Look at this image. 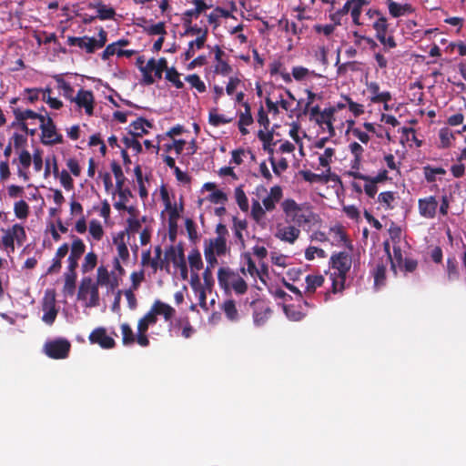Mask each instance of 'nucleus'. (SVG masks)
I'll return each instance as SVG.
<instances>
[{"label": "nucleus", "mask_w": 466, "mask_h": 466, "mask_svg": "<svg viewBox=\"0 0 466 466\" xmlns=\"http://www.w3.org/2000/svg\"><path fill=\"white\" fill-rule=\"evenodd\" d=\"M208 47L214 53L213 73L222 76H228L232 73L233 68L228 64L226 53L218 45L212 47L208 46Z\"/></svg>", "instance_id": "9"}, {"label": "nucleus", "mask_w": 466, "mask_h": 466, "mask_svg": "<svg viewBox=\"0 0 466 466\" xmlns=\"http://www.w3.org/2000/svg\"><path fill=\"white\" fill-rule=\"evenodd\" d=\"M166 256L173 263L174 267L179 270L181 279H187L188 271L182 248L176 249L173 246H171L167 249Z\"/></svg>", "instance_id": "15"}, {"label": "nucleus", "mask_w": 466, "mask_h": 466, "mask_svg": "<svg viewBox=\"0 0 466 466\" xmlns=\"http://www.w3.org/2000/svg\"><path fill=\"white\" fill-rule=\"evenodd\" d=\"M88 232L95 240H101L104 236V229L101 223L96 219L89 222Z\"/></svg>", "instance_id": "58"}, {"label": "nucleus", "mask_w": 466, "mask_h": 466, "mask_svg": "<svg viewBox=\"0 0 466 466\" xmlns=\"http://www.w3.org/2000/svg\"><path fill=\"white\" fill-rule=\"evenodd\" d=\"M41 142L46 146L63 143V136L57 132L56 127L50 116H45L39 125Z\"/></svg>", "instance_id": "8"}, {"label": "nucleus", "mask_w": 466, "mask_h": 466, "mask_svg": "<svg viewBox=\"0 0 466 466\" xmlns=\"http://www.w3.org/2000/svg\"><path fill=\"white\" fill-rule=\"evenodd\" d=\"M65 283L63 291L66 295H74L76 290V273H64Z\"/></svg>", "instance_id": "54"}, {"label": "nucleus", "mask_w": 466, "mask_h": 466, "mask_svg": "<svg viewBox=\"0 0 466 466\" xmlns=\"http://www.w3.org/2000/svg\"><path fill=\"white\" fill-rule=\"evenodd\" d=\"M372 28L375 30V36L383 46V50L385 52L397 46V43L393 35H387L389 23L387 17L384 15L377 17V19L372 22Z\"/></svg>", "instance_id": "7"}, {"label": "nucleus", "mask_w": 466, "mask_h": 466, "mask_svg": "<svg viewBox=\"0 0 466 466\" xmlns=\"http://www.w3.org/2000/svg\"><path fill=\"white\" fill-rule=\"evenodd\" d=\"M232 231L235 238V242L238 244L241 248L245 247V239L243 236V232L247 230L248 222L246 219H240L237 217H234L232 219Z\"/></svg>", "instance_id": "31"}, {"label": "nucleus", "mask_w": 466, "mask_h": 466, "mask_svg": "<svg viewBox=\"0 0 466 466\" xmlns=\"http://www.w3.org/2000/svg\"><path fill=\"white\" fill-rule=\"evenodd\" d=\"M18 233H21L23 238H25V231L23 226L19 224H15L11 229L5 231L4 235L1 238V244L3 248L8 249L10 248L12 251L15 249V237H18Z\"/></svg>", "instance_id": "22"}, {"label": "nucleus", "mask_w": 466, "mask_h": 466, "mask_svg": "<svg viewBox=\"0 0 466 466\" xmlns=\"http://www.w3.org/2000/svg\"><path fill=\"white\" fill-rule=\"evenodd\" d=\"M233 117L227 116L223 114H218V108H212L208 113V123L213 127H219L232 122Z\"/></svg>", "instance_id": "44"}, {"label": "nucleus", "mask_w": 466, "mask_h": 466, "mask_svg": "<svg viewBox=\"0 0 466 466\" xmlns=\"http://www.w3.org/2000/svg\"><path fill=\"white\" fill-rule=\"evenodd\" d=\"M71 102L75 103L79 110L84 109L87 116H93L95 97L92 91L80 88Z\"/></svg>", "instance_id": "13"}, {"label": "nucleus", "mask_w": 466, "mask_h": 466, "mask_svg": "<svg viewBox=\"0 0 466 466\" xmlns=\"http://www.w3.org/2000/svg\"><path fill=\"white\" fill-rule=\"evenodd\" d=\"M114 244L116 246V253L117 255L115 258H119L122 261H127L129 259V251L127 246L125 242L124 233H119L116 237L113 238Z\"/></svg>", "instance_id": "39"}, {"label": "nucleus", "mask_w": 466, "mask_h": 466, "mask_svg": "<svg viewBox=\"0 0 466 466\" xmlns=\"http://www.w3.org/2000/svg\"><path fill=\"white\" fill-rule=\"evenodd\" d=\"M424 177L427 182L432 183L437 179V176H441L446 174V171L442 167H433L431 166H426L423 168Z\"/></svg>", "instance_id": "57"}, {"label": "nucleus", "mask_w": 466, "mask_h": 466, "mask_svg": "<svg viewBox=\"0 0 466 466\" xmlns=\"http://www.w3.org/2000/svg\"><path fill=\"white\" fill-rule=\"evenodd\" d=\"M349 12L350 9L346 3L341 8L335 12H331V9H328L329 18L332 23H334V25H340L343 18L349 14Z\"/></svg>", "instance_id": "50"}, {"label": "nucleus", "mask_w": 466, "mask_h": 466, "mask_svg": "<svg viewBox=\"0 0 466 466\" xmlns=\"http://www.w3.org/2000/svg\"><path fill=\"white\" fill-rule=\"evenodd\" d=\"M439 203L434 196H428L418 200V210L420 217L432 219L436 217Z\"/></svg>", "instance_id": "16"}, {"label": "nucleus", "mask_w": 466, "mask_h": 466, "mask_svg": "<svg viewBox=\"0 0 466 466\" xmlns=\"http://www.w3.org/2000/svg\"><path fill=\"white\" fill-rule=\"evenodd\" d=\"M387 261H378L370 271L374 279V287L380 289L385 285Z\"/></svg>", "instance_id": "34"}, {"label": "nucleus", "mask_w": 466, "mask_h": 466, "mask_svg": "<svg viewBox=\"0 0 466 466\" xmlns=\"http://www.w3.org/2000/svg\"><path fill=\"white\" fill-rule=\"evenodd\" d=\"M186 81L190 85L192 88H196L198 92L204 93L206 92V85L201 80L198 75L192 74L186 76Z\"/></svg>", "instance_id": "63"}, {"label": "nucleus", "mask_w": 466, "mask_h": 466, "mask_svg": "<svg viewBox=\"0 0 466 466\" xmlns=\"http://www.w3.org/2000/svg\"><path fill=\"white\" fill-rule=\"evenodd\" d=\"M155 256L151 258L150 268L156 272L157 269H163L167 267V263H166L165 259L161 258L162 249L160 246H157L155 248Z\"/></svg>", "instance_id": "52"}, {"label": "nucleus", "mask_w": 466, "mask_h": 466, "mask_svg": "<svg viewBox=\"0 0 466 466\" xmlns=\"http://www.w3.org/2000/svg\"><path fill=\"white\" fill-rule=\"evenodd\" d=\"M307 293L312 294L319 287L324 284L325 279L322 275L309 274L305 279Z\"/></svg>", "instance_id": "45"}, {"label": "nucleus", "mask_w": 466, "mask_h": 466, "mask_svg": "<svg viewBox=\"0 0 466 466\" xmlns=\"http://www.w3.org/2000/svg\"><path fill=\"white\" fill-rule=\"evenodd\" d=\"M292 76L299 82H307L315 77L324 78V76L321 74H318L315 71H311L300 66L292 67Z\"/></svg>", "instance_id": "36"}, {"label": "nucleus", "mask_w": 466, "mask_h": 466, "mask_svg": "<svg viewBox=\"0 0 466 466\" xmlns=\"http://www.w3.org/2000/svg\"><path fill=\"white\" fill-rule=\"evenodd\" d=\"M286 223L304 228L315 220V213L308 203H297L293 198H285L280 203Z\"/></svg>", "instance_id": "1"}, {"label": "nucleus", "mask_w": 466, "mask_h": 466, "mask_svg": "<svg viewBox=\"0 0 466 466\" xmlns=\"http://www.w3.org/2000/svg\"><path fill=\"white\" fill-rule=\"evenodd\" d=\"M96 283L98 286H106L108 290L114 291V289L118 286V279L115 275L114 271L109 272L105 266L101 265L96 270Z\"/></svg>", "instance_id": "17"}, {"label": "nucleus", "mask_w": 466, "mask_h": 466, "mask_svg": "<svg viewBox=\"0 0 466 466\" xmlns=\"http://www.w3.org/2000/svg\"><path fill=\"white\" fill-rule=\"evenodd\" d=\"M187 259L192 271H198L202 268L203 261L201 254L198 249H192L188 254Z\"/></svg>", "instance_id": "55"}, {"label": "nucleus", "mask_w": 466, "mask_h": 466, "mask_svg": "<svg viewBox=\"0 0 466 466\" xmlns=\"http://www.w3.org/2000/svg\"><path fill=\"white\" fill-rule=\"evenodd\" d=\"M258 138L262 142V148L268 154V157H274V147L280 140H274L273 133L270 131L265 132L264 130H258Z\"/></svg>", "instance_id": "32"}, {"label": "nucleus", "mask_w": 466, "mask_h": 466, "mask_svg": "<svg viewBox=\"0 0 466 466\" xmlns=\"http://www.w3.org/2000/svg\"><path fill=\"white\" fill-rule=\"evenodd\" d=\"M114 196H117V200L114 203V208L118 211L126 208L127 203L129 201L132 197L131 190L128 187H125L121 186L120 183H116V188L114 191Z\"/></svg>", "instance_id": "28"}, {"label": "nucleus", "mask_w": 466, "mask_h": 466, "mask_svg": "<svg viewBox=\"0 0 466 466\" xmlns=\"http://www.w3.org/2000/svg\"><path fill=\"white\" fill-rule=\"evenodd\" d=\"M400 132L401 133V144L404 145L406 143L414 142L416 147H419L421 146V141L417 138L415 129L413 127H403L400 129Z\"/></svg>", "instance_id": "46"}, {"label": "nucleus", "mask_w": 466, "mask_h": 466, "mask_svg": "<svg viewBox=\"0 0 466 466\" xmlns=\"http://www.w3.org/2000/svg\"><path fill=\"white\" fill-rule=\"evenodd\" d=\"M386 4L388 5L389 14L393 18L408 15L415 11L414 7L409 3L400 4L393 0H386Z\"/></svg>", "instance_id": "24"}, {"label": "nucleus", "mask_w": 466, "mask_h": 466, "mask_svg": "<svg viewBox=\"0 0 466 466\" xmlns=\"http://www.w3.org/2000/svg\"><path fill=\"white\" fill-rule=\"evenodd\" d=\"M206 43H202L201 39H194L188 43L187 49L186 50L184 56L186 60L191 59L197 50H200L205 46Z\"/></svg>", "instance_id": "62"}, {"label": "nucleus", "mask_w": 466, "mask_h": 466, "mask_svg": "<svg viewBox=\"0 0 466 466\" xmlns=\"http://www.w3.org/2000/svg\"><path fill=\"white\" fill-rule=\"evenodd\" d=\"M336 113L335 106H329L324 108L321 113L315 118V122L318 126L322 128H327L329 134V137L335 135V129L333 127V122L335 120L334 115Z\"/></svg>", "instance_id": "19"}, {"label": "nucleus", "mask_w": 466, "mask_h": 466, "mask_svg": "<svg viewBox=\"0 0 466 466\" xmlns=\"http://www.w3.org/2000/svg\"><path fill=\"white\" fill-rule=\"evenodd\" d=\"M151 127L152 124L148 120L139 117L129 125L128 134L139 137L147 134Z\"/></svg>", "instance_id": "35"}, {"label": "nucleus", "mask_w": 466, "mask_h": 466, "mask_svg": "<svg viewBox=\"0 0 466 466\" xmlns=\"http://www.w3.org/2000/svg\"><path fill=\"white\" fill-rule=\"evenodd\" d=\"M256 195L258 200H261V204L268 209V212H271L276 208V206L281 200L283 197V190L280 186H273L269 191L264 186H258L256 187Z\"/></svg>", "instance_id": "6"}, {"label": "nucleus", "mask_w": 466, "mask_h": 466, "mask_svg": "<svg viewBox=\"0 0 466 466\" xmlns=\"http://www.w3.org/2000/svg\"><path fill=\"white\" fill-rule=\"evenodd\" d=\"M243 106L244 111L239 114L238 126L239 132L242 135H247L248 133L247 127L250 126L253 123V117L251 115V108L248 102L243 103Z\"/></svg>", "instance_id": "37"}, {"label": "nucleus", "mask_w": 466, "mask_h": 466, "mask_svg": "<svg viewBox=\"0 0 466 466\" xmlns=\"http://www.w3.org/2000/svg\"><path fill=\"white\" fill-rule=\"evenodd\" d=\"M219 286L227 292L233 290L236 294L246 293L248 285L244 279L229 268H220L218 272Z\"/></svg>", "instance_id": "3"}, {"label": "nucleus", "mask_w": 466, "mask_h": 466, "mask_svg": "<svg viewBox=\"0 0 466 466\" xmlns=\"http://www.w3.org/2000/svg\"><path fill=\"white\" fill-rule=\"evenodd\" d=\"M13 164H16L17 176L24 181L30 179L29 167L32 164V155L26 149H21L17 158L13 159Z\"/></svg>", "instance_id": "14"}, {"label": "nucleus", "mask_w": 466, "mask_h": 466, "mask_svg": "<svg viewBox=\"0 0 466 466\" xmlns=\"http://www.w3.org/2000/svg\"><path fill=\"white\" fill-rule=\"evenodd\" d=\"M349 251L334 253L330 258L333 272L329 277L332 293L341 292L345 288V281L352 265V256Z\"/></svg>", "instance_id": "2"}, {"label": "nucleus", "mask_w": 466, "mask_h": 466, "mask_svg": "<svg viewBox=\"0 0 466 466\" xmlns=\"http://www.w3.org/2000/svg\"><path fill=\"white\" fill-rule=\"evenodd\" d=\"M204 250L210 251L219 257L225 256L228 252L227 239L222 238H212L205 239Z\"/></svg>", "instance_id": "25"}, {"label": "nucleus", "mask_w": 466, "mask_h": 466, "mask_svg": "<svg viewBox=\"0 0 466 466\" xmlns=\"http://www.w3.org/2000/svg\"><path fill=\"white\" fill-rule=\"evenodd\" d=\"M272 315V309L264 303L256 305L253 312V322L257 327L264 326Z\"/></svg>", "instance_id": "27"}, {"label": "nucleus", "mask_w": 466, "mask_h": 466, "mask_svg": "<svg viewBox=\"0 0 466 466\" xmlns=\"http://www.w3.org/2000/svg\"><path fill=\"white\" fill-rule=\"evenodd\" d=\"M120 329L122 335V342L124 346L130 347L136 341L137 342V334L134 333L133 329L128 324L123 323Z\"/></svg>", "instance_id": "47"}, {"label": "nucleus", "mask_w": 466, "mask_h": 466, "mask_svg": "<svg viewBox=\"0 0 466 466\" xmlns=\"http://www.w3.org/2000/svg\"><path fill=\"white\" fill-rule=\"evenodd\" d=\"M42 308L44 312L42 317L43 321L49 325L52 324L55 321L57 315L55 296L53 294L50 296L46 295Z\"/></svg>", "instance_id": "26"}, {"label": "nucleus", "mask_w": 466, "mask_h": 466, "mask_svg": "<svg viewBox=\"0 0 466 466\" xmlns=\"http://www.w3.org/2000/svg\"><path fill=\"white\" fill-rule=\"evenodd\" d=\"M405 258L403 257L401 248L398 245L393 246V256L390 255V258H387L386 261L390 260L391 264V269L396 274L397 268H402V262L404 261Z\"/></svg>", "instance_id": "48"}, {"label": "nucleus", "mask_w": 466, "mask_h": 466, "mask_svg": "<svg viewBox=\"0 0 466 466\" xmlns=\"http://www.w3.org/2000/svg\"><path fill=\"white\" fill-rule=\"evenodd\" d=\"M223 310L229 320L236 321L238 319V312L236 304L232 299H228L223 303Z\"/></svg>", "instance_id": "59"}, {"label": "nucleus", "mask_w": 466, "mask_h": 466, "mask_svg": "<svg viewBox=\"0 0 466 466\" xmlns=\"http://www.w3.org/2000/svg\"><path fill=\"white\" fill-rule=\"evenodd\" d=\"M71 344L65 338H56L46 341L44 350H70Z\"/></svg>", "instance_id": "49"}, {"label": "nucleus", "mask_w": 466, "mask_h": 466, "mask_svg": "<svg viewBox=\"0 0 466 466\" xmlns=\"http://www.w3.org/2000/svg\"><path fill=\"white\" fill-rule=\"evenodd\" d=\"M368 91L370 94V101L373 103H384V108L389 109L387 103L391 99V95L388 91H380V86L377 82H370L367 85Z\"/></svg>", "instance_id": "23"}, {"label": "nucleus", "mask_w": 466, "mask_h": 466, "mask_svg": "<svg viewBox=\"0 0 466 466\" xmlns=\"http://www.w3.org/2000/svg\"><path fill=\"white\" fill-rule=\"evenodd\" d=\"M29 205L23 199H20L14 204V213L18 219H26L29 215Z\"/></svg>", "instance_id": "53"}, {"label": "nucleus", "mask_w": 466, "mask_h": 466, "mask_svg": "<svg viewBox=\"0 0 466 466\" xmlns=\"http://www.w3.org/2000/svg\"><path fill=\"white\" fill-rule=\"evenodd\" d=\"M87 7L90 9H96L97 13L96 17L100 20H110L113 19L116 15L115 9L103 4L101 1L90 2L87 5Z\"/></svg>", "instance_id": "29"}, {"label": "nucleus", "mask_w": 466, "mask_h": 466, "mask_svg": "<svg viewBox=\"0 0 466 466\" xmlns=\"http://www.w3.org/2000/svg\"><path fill=\"white\" fill-rule=\"evenodd\" d=\"M77 299L83 301L87 308L96 307L99 304L98 285L90 277L82 279L78 288Z\"/></svg>", "instance_id": "5"}, {"label": "nucleus", "mask_w": 466, "mask_h": 466, "mask_svg": "<svg viewBox=\"0 0 466 466\" xmlns=\"http://www.w3.org/2000/svg\"><path fill=\"white\" fill-rule=\"evenodd\" d=\"M89 340L91 343L98 344L104 349H110L115 347V339L112 336L108 335L106 329L97 328L89 334Z\"/></svg>", "instance_id": "21"}, {"label": "nucleus", "mask_w": 466, "mask_h": 466, "mask_svg": "<svg viewBox=\"0 0 466 466\" xmlns=\"http://www.w3.org/2000/svg\"><path fill=\"white\" fill-rule=\"evenodd\" d=\"M86 245L81 238H76L73 240L71 245V252L69 254L70 257L79 259L81 256L85 253Z\"/></svg>", "instance_id": "60"}, {"label": "nucleus", "mask_w": 466, "mask_h": 466, "mask_svg": "<svg viewBox=\"0 0 466 466\" xmlns=\"http://www.w3.org/2000/svg\"><path fill=\"white\" fill-rule=\"evenodd\" d=\"M157 321V315L155 313L152 308L142 319H139L137 324V344L140 347L144 348L148 346L149 341L147 336V331L149 326L155 325Z\"/></svg>", "instance_id": "10"}, {"label": "nucleus", "mask_w": 466, "mask_h": 466, "mask_svg": "<svg viewBox=\"0 0 466 466\" xmlns=\"http://www.w3.org/2000/svg\"><path fill=\"white\" fill-rule=\"evenodd\" d=\"M151 308L157 316L162 315L166 320L171 319L176 312L170 305L160 300H156Z\"/></svg>", "instance_id": "42"}, {"label": "nucleus", "mask_w": 466, "mask_h": 466, "mask_svg": "<svg viewBox=\"0 0 466 466\" xmlns=\"http://www.w3.org/2000/svg\"><path fill=\"white\" fill-rule=\"evenodd\" d=\"M140 70L143 75L142 82L145 85H152L155 83L156 79L162 77L161 69L157 66V60L154 58L148 60L146 66L140 67Z\"/></svg>", "instance_id": "18"}, {"label": "nucleus", "mask_w": 466, "mask_h": 466, "mask_svg": "<svg viewBox=\"0 0 466 466\" xmlns=\"http://www.w3.org/2000/svg\"><path fill=\"white\" fill-rule=\"evenodd\" d=\"M125 147L127 148L132 149L135 154H138L142 151V146L137 140V137H135L133 135H128L123 137L122 139Z\"/></svg>", "instance_id": "61"}, {"label": "nucleus", "mask_w": 466, "mask_h": 466, "mask_svg": "<svg viewBox=\"0 0 466 466\" xmlns=\"http://www.w3.org/2000/svg\"><path fill=\"white\" fill-rule=\"evenodd\" d=\"M96 264L97 255L95 252L90 251L84 258L81 265V270L84 274L91 272L96 267Z\"/></svg>", "instance_id": "51"}, {"label": "nucleus", "mask_w": 466, "mask_h": 466, "mask_svg": "<svg viewBox=\"0 0 466 466\" xmlns=\"http://www.w3.org/2000/svg\"><path fill=\"white\" fill-rule=\"evenodd\" d=\"M54 79L56 80L57 88L61 91L62 95L71 102L75 96V91L71 84L65 80L61 75L55 76Z\"/></svg>", "instance_id": "41"}, {"label": "nucleus", "mask_w": 466, "mask_h": 466, "mask_svg": "<svg viewBox=\"0 0 466 466\" xmlns=\"http://www.w3.org/2000/svg\"><path fill=\"white\" fill-rule=\"evenodd\" d=\"M146 221V217L127 218V230L132 234H137L142 230V222Z\"/></svg>", "instance_id": "56"}, {"label": "nucleus", "mask_w": 466, "mask_h": 466, "mask_svg": "<svg viewBox=\"0 0 466 466\" xmlns=\"http://www.w3.org/2000/svg\"><path fill=\"white\" fill-rule=\"evenodd\" d=\"M107 41V32L100 27L98 30V37H89V36H68L67 44L70 46H78L81 49H84L87 54H93L96 50L102 48L105 46Z\"/></svg>", "instance_id": "4"}, {"label": "nucleus", "mask_w": 466, "mask_h": 466, "mask_svg": "<svg viewBox=\"0 0 466 466\" xmlns=\"http://www.w3.org/2000/svg\"><path fill=\"white\" fill-rule=\"evenodd\" d=\"M329 234V238H330V241H331L332 245H337V246L344 245L346 248H348L350 249L352 248L351 243L347 238V235L342 227L335 226V227L330 228Z\"/></svg>", "instance_id": "30"}, {"label": "nucleus", "mask_w": 466, "mask_h": 466, "mask_svg": "<svg viewBox=\"0 0 466 466\" xmlns=\"http://www.w3.org/2000/svg\"><path fill=\"white\" fill-rule=\"evenodd\" d=\"M268 209L258 199H252L250 216L258 225H264Z\"/></svg>", "instance_id": "38"}, {"label": "nucleus", "mask_w": 466, "mask_h": 466, "mask_svg": "<svg viewBox=\"0 0 466 466\" xmlns=\"http://www.w3.org/2000/svg\"><path fill=\"white\" fill-rule=\"evenodd\" d=\"M241 271L243 274L247 272L253 278L258 277L262 279L263 275L267 271V267L262 269V268L258 265L257 266L254 260L252 259L251 254L247 252L241 256Z\"/></svg>", "instance_id": "20"}, {"label": "nucleus", "mask_w": 466, "mask_h": 466, "mask_svg": "<svg viewBox=\"0 0 466 466\" xmlns=\"http://www.w3.org/2000/svg\"><path fill=\"white\" fill-rule=\"evenodd\" d=\"M174 332L177 336L189 339L195 333V329L191 326L187 319H183L175 326Z\"/></svg>", "instance_id": "43"}, {"label": "nucleus", "mask_w": 466, "mask_h": 466, "mask_svg": "<svg viewBox=\"0 0 466 466\" xmlns=\"http://www.w3.org/2000/svg\"><path fill=\"white\" fill-rule=\"evenodd\" d=\"M235 198L236 201L239 207V208L246 212L248 210L249 205H248V199L244 192V190L238 187L235 189Z\"/></svg>", "instance_id": "64"}, {"label": "nucleus", "mask_w": 466, "mask_h": 466, "mask_svg": "<svg viewBox=\"0 0 466 466\" xmlns=\"http://www.w3.org/2000/svg\"><path fill=\"white\" fill-rule=\"evenodd\" d=\"M300 228L291 223H279L274 236L282 242L294 244L300 237Z\"/></svg>", "instance_id": "12"}, {"label": "nucleus", "mask_w": 466, "mask_h": 466, "mask_svg": "<svg viewBox=\"0 0 466 466\" xmlns=\"http://www.w3.org/2000/svg\"><path fill=\"white\" fill-rule=\"evenodd\" d=\"M14 115L15 119L21 122L22 129L29 132L30 135H35L36 128L34 127L29 129L27 127L26 121H30L29 124L31 125H36V122L40 125L41 121L45 118V116L40 115L31 109L15 108L14 109Z\"/></svg>", "instance_id": "11"}, {"label": "nucleus", "mask_w": 466, "mask_h": 466, "mask_svg": "<svg viewBox=\"0 0 466 466\" xmlns=\"http://www.w3.org/2000/svg\"><path fill=\"white\" fill-rule=\"evenodd\" d=\"M185 27V31L182 35H196V39H201L202 43L207 42L208 28V27H200L198 25H192L191 22L186 21V24H183Z\"/></svg>", "instance_id": "33"}, {"label": "nucleus", "mask_w": 466, "mask_h": 466, "mask_svg": "<svg viewBox=\"0 0 466 466\" xmlns=\"http://www.w3.org/2000/svg\"><path fill=\"white\" fill-rule=\"evenodd\" d=\"M350 176H352L356 179L364 180L366 184L364 185V191L370 198H374L378 192L377 183H375L370 177L364 175L360 172H350Z\"/></svg>", "instance_id": "40"}]
</instances>
